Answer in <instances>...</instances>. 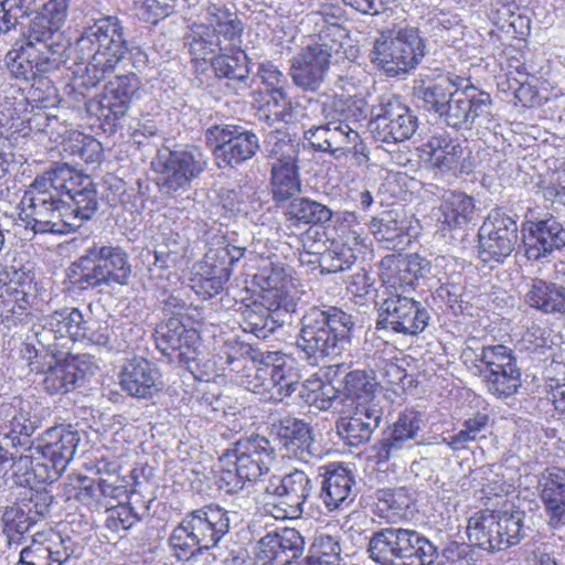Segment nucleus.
<instances>
[{
  "instance_id": "1",
  "label": "nucleus",
  "mask_w": 565,
  "mask_h": 565,
  "mask_svg": "<svg viewBox=\"0 0 565 565\" xmlns=\"http://www.w3.org/2000/svg\"><path fill=\"white\" fill-rule=\"evenodd\" d=\"M97 209L93 181L68 164L53 162L38 178V233L74 232Z\"/></svg>"
},
{
  "instance_id": "2",
  "label": "nucleus",
  "mask_w": 565,
  "mask_h": 565,
  "mask_svg": "<svg viewBox=\"0 0 565 565\" xmlns=\"http://www.w3.org/2000/svg\"><path fill=\"white\" fill-rule=\"evenodd\" d=\"M315 40L289 60L292 84L305 93H317L323 86L332 58L349 41L345 13L339 4H323L307 15Z\"/></svg>"
},
{
  "instance_id": "3",
  "label": "nucleus",
  "mask_w": 565,
  "mask_h": 565,
  "mask_svg": "<svg viewBox=\"0 0 565 565\" xmlns=\"http://www.w3.org/2000/svg\"><path fill=\"white\" fill-rule=\"evenodd\" d=\"M423 108L438 115L440 121L457 131L489 129L493 122L490 95L475 86L458 88L449 78L417 89Z\"/></svg>"
},
{
  "instance_id": "4",
  "label": "nucleus",
  "mask_w": 565,
  "mask_h": 565,
  "mask_svg": "<svg viewBox=\"0 0 565 565\" xmlns=\"http://www.w3.org/2000/svg\"><path fill=\"white\" fill-rule=\"evenodd\" d=\"M354 324L352 315L340 307H312L301 318L297 347L310 364L340 356L351 345Z\"/></svg>"
},
{
  "instance_id": "5",
  "label": "nucleus",
  "mask_w": 565,
  "mask_h": 565,
  "mask_svg": "<svg viewBox=\"0 0 565 565\" xmlns=\"http://www.w3.org/2000/svg\"><path fill=\"white\" fill-rule=\"evenodd\" d=\"M126 51L122 26L116 17L103 18L87 28L73 47L76 63L85 64L81 85L95 87L115 71Z\"/></svg>"
},
{
  "instance_id": "6",
  "label": "nucleus",
  "mask_w": 565,
  "mask_h": 565,
  "mask_svg": "<svg viewBox=\"0 0 565 565\" xmlns=\"http://www.w3.org/2000/svg\"><path fill=\"white\" fill-rule=\"evenodd\" d=\"M41 330L38 331V343L51 345V341H62L61 348H66L70 341H83L107 348L109 351L121 352L128 345L126 341L118 340L122 328L109 329L97 326L94 320H86L76 308H65L51 315L38 318Z\"/></svg>"
},
{
  "instance_id": "7",
  "label": "nucleus",
  "mask_w": 565,
  "mask_h": 565,
  "mask_svg": "<svg viewBox=\"0 0 565 565\" xmlns=\"http://www.w3.org/2000/svg\"><path fill=\"white\" fill-rule=\"evenodd\" d=\"M276 458L270 441L260 435L239 439L220 457L221 480L227 492H237L266 475Z\"/></svg>"
},
{
  "instance_id": "8",
  "label": "nucleus",
  "mask_w": 565,
  "mask_h": 565,
  "mask_svg": "<svg viewBox=\"0 0 565 565\" xmlns=\"http://www.w3.org/2000/svg\"><path fill=\"white\" fill-rule=\"evenodd\" d=\"M370 557L381 565H431L437 547L415 530L384 527L369 540Z\"/></svg>"
},
{
  "instance_id": "9",
  "label": "nucleus",
  "mask_w": 565,
  "mask_h": 565,
  "mask_svg": "<svg viewBox=\"0 0 565 565\" xmlns=\"http://www.w3.org/2000/svg\"><path fill=\"white\" fill-rule=\"evenodd\" d=\"M425 54V40L414 26L381 31L371 52L372 62L388 76H398L415 68Z\"/></svg>"
},
{
  "instance_id": "10",
  "label": "nucleus",
  "mask_w": 565,
  "mask_h": 565,
  "mask_svg": "<svg viewBox=\"0 0 565 565\" xmlns=\"http://www.w3.org/2000/svg\"><path fill=\"white\" fill-rule=\"evenodd\" d=\"M270 186L276 202H287L301 192L298 160L301 147L286 132L271 131L266 138Z\"/></svg>"
},
{
  "instance_id": "11",
  "label": "nucleus",
  "mask_w": 565,
  "mask_h": 565,
  "mask_svg": "<svg viewBox=\"0 0 565 565\" xmlns=\"http://www.w3.org/2000/svg\"><path fill=\"white\" fill-rule=\"evenodd\" d=\"M470 370L482 379L487 391L498 398L513 396L522 384L516 358L511 349L502 344L483 345Z\"/></svg>"
},
{
  "instance_id": "12",
  "label": "nucleus",
  "mask_w": 565,
  "mask_h": 565,
  "mask_svg": "<svg viewBox=\"0 0 565 565\" xmlns=\"http://www.w3.org/2000/svg\"><path fill=\"white\" fill-rule=\"evenodd\" d=\"M75 267L79 271L77 284L82 288H95L102 285L113 284L128 285L131 276V265L128 254L119 246H97L88 248Z\"/></svg>"
},
{
  "instance_id": "13",
  "label": "nucleus",
  "mask_w": 565,
  "mask_h": 565,
  "mask_svg": "<svg viewBox=\"0 0 565 565\" xmlns=\"http://www.w3.org/2000/svg\"><path fill=\"white\" fill-rule=\"evenodd\" d=\"M524 512H482L469 519V541L481 550L504 551L518 544L524 536Z\"/></svg>"
},
{
  "instance_id": "14",
  "label": "nucleus",
  "mask_w": 565,
  "mask_h": 565,
  "mask_svg": "<svg viewBox=\"0 0 565 565\" xmlns=\"http://www.w3.org/2000/svg\"><path fill=\"white\" fill-rule=\"evenodd\" d=\"M152 168L158 173L159 191L174 194L186 191L191 183L206 169V159L196 148L183 150H159L152 161Z\"/></svg>"
},
{
  "instance_id": "15",
  "label": "nucleus",
  "mask_w": 565,
  "mask_h": 565,
  "mask_svg": "<svg viewBox=\"0 0 565 565\" xmlns=\"http://www.w3.org/2000/svg\"><path fill=\"white\" fill-rule=\"evenodd\" d=\"M218 168H235L250 160L259 149V139L250 130L236 125H213L205 131Z\"/></svg>"
},
{
  "instance_id": "16",
  "label": "nucleus",
  "mask_w": 565,
  "mask_h": 565,
  "mask_svg": "<svg viewBox=\"0 0 565 565\" xmlns=\"http://www.w3.org/2000/svg\"><path fill=\"white\" fill-rule=\"evenodd\" d=\"M67 13L66 0H50L38 12V72H49L64 62L60 28Z\"/></svg>"
},
{
  "instance_id": "17",
  "label": "nucleus",
  "mask_w": 565,
  "mask_h": 565,
  "mask_svg": "<svg viewBox=\"0 0 565 565\" xmlns=\"http://www.w3.org/2000/svg\"><path fill=\"white\" fill-rule=\"evenodd\" d=\"M429 320V312L419 301L395 294L380 305L376 330L415 337L428 327Z\"/></svg>"
},
{
  "instance_id": "18",
  "label": "nucleus",
  "mask_w": 565,
  "mask_h": 565,
  "mask_svg": "<svg viewBox=\"0 0 565 565\" xmlns=\"http://www.w3.org/2000/svg\"><path fill=\"white\" fill-rule=\"evenodd\" d=\"M312 490L311 479L301 470L296 469L284 477H273L265 488V492L275 500L266 504L268 512L277 520L299 519Z\"/></svg>"
},
{
  "instance_id": "19",
  "label": "nucleus",
  "mask_w": 565,
  "mask_h": 565,
  "mask_svg": "<svg viewBox=\"0 0 565 565\" xmlns=\"http://www.w3.org/2000/svg\"><path fill=\"white\" fill-rule=\"evenodd\" d=\"M519 242L516 221L501 209L489 212L478 232V253L483 263H502Z\"/></svg>"
},
{
  "instance_id": "20",
  "label": "nucleus",
  "mask_w": 565,
  "mask_h": 565,
  "mask_svg": "<svg viewBox=\"0 0 565 565\" xmlns=\"http://www.w3.org/2000/svg\"><path fill=\"white\" fill-rule=\"evenodd\" d=\"M35 430V420L33 408L29 401H21L19 404V413L11 422V429L4 435V439L10 440L11 446L19 454L18 460L14 462V481L19 487L28 488L33 491L35 488V469L33 467V456L31 452Z\"/></svg>"
},
{
  "instance_id": "21",
  "label": "nucleus",
  "mask_w": 565,
  "mask_h": 565,
  "mask_svg": "<svg viewBox=\"0 0 565 565\" xmlns=\"http://www.w3.org/2000/svg\"><path fill=\"white\" fill-rule=\"evenodd\" d=\"M62 341H51V345L38 343V374L43 375L42 385L49 394H62L73 390L83 373L75 359L68 358L70 348H61Z\"/></svg>"
},
{
  "instance_id": "22",
  "label": "nucleus",
  "mask_w": 565,
  "mask_h": 565,
  "mask_svg": "<svg viewBox=\"0 0 565 565\" xmlns=\"http://www.w3.org/2000/svg\"><path fill=\"white\" fill-rule=\"evenodd\" d=\"M417 127V116L394 95L382 98L370 124L374 139L385 143L411 139Z\"/></svg>"
},
{
  "instance_id": "23",
  "label": "nucleus",
  "mask_w": 565,
  "mask_h": 565,
  "mask_svg": "<svg viewBox=\"0 0 565 565\" xmlns=\"http://www.w3.org/2000/svg\"><path fill=\"white\" fill-rule=\"evenodd\" d=\"M430 271L431 263L418 254H411L405 258L388 254L379 263V277L382 282L401 295L414 290L417 281L426 278Z\"/></svg>"
},
{
  "instance_id": "24",
  "label": "nucleus",
  "mask_w": 565,
  "mask_h": 565,
  "mask_svg": "<svg viewBox=\"0 0 565 565\" xmlns=\"http://www.w3.org/2000/svg\"><path fill=\"white\" fill-rule=\"evenodd\" d=\"M383 414V408L377 401L356 403L348 414L337 420V433L350 447L365 445L380 426Z\"/></svg>"
},
{
  "instance_id": "25",
  "label": "nucleus",
  "mask_w": 565,
  "mask_h": 565,
  "mask_svg": "<svg viewBox=\"0 0 565 565\" xmlns=\"http://www.w3.org/2000/svg\"><path fill=\"white\" fill-rule=\"evenodd\" d=\"M168 545L180 562H189L214 548L195 509L186 512L172 530Z\"/></svg>"
},
{
  "instance_id": "26",
  "label": "nucleus",
  "mask_w": 565,
  "mask_h": 565,
  "mask_svg": "<svg viewBox=\"0 0 565 565\" xmlns=\"http://www.w3.org/2000/svg\"><path fill=\"white\" fill-rule=\"evenodd\" d=\"M139 78L135 74L116 76L109 81L102 98L96 103L97 116L116 126L124 118L135 98L139 96Z\"/></svg>"
},
{
  "instance_id": "27",
  "label": "nucleus",
  "mask_w": 565,
  "mask_h": 565,
  "mask_svg": "<svg viewBox=\"0 0 565 565\" xmlns=\"http://www.w3.org/2000/svg\"><path fill=\"white\" fill-rule=\"evenodd\" d=\"M523 231L525 256L529 260L539 262L565 247V227L554 216L530 221Z\"/></svg>"
},
{
  "instance_id": "28",
  "label": "nucleus",
  "mask_w": 565,
  "mask_h": 565,
  "mask_svg": "<svg viewBox=\"0 0 565 565\" xmlns=\"http://www.w3.org/2000/svg\"><path fill=\"white\" fill-rule=\"evenodd\" d=\"M305 551V539L294 527L268 532L257 542V557L265 565H290Z\"/></svg>"
},
{
  "instance_id": "29",
  "label": "nucleus",
  "mask_w": 565,
  "mask_h": 565,
  "mask_svg": "<svg viewBox=\"0 0 565 565\" xmlns=\"http://www.w3.org/2000/svg\"><path fill=\"white\" fill-rule=\"evenodd\" d=\"M319 498L329 512L345 509L354 498V476L347 467L333 462L320 468Z\"/></svg>"
},
{
  "instance_id": "30",
  "label": "nucleus",
  "mask_w": 565,
  "mask_h": 565,
  "mask_svg": "<svg viewBox=\"0 0 565 565\" xmlns=\"http://www.w3.org/2000/svg\"><path fill=\"white\" fill-rule=\"evenodd\" d=\"M55 68V71H57ZM54 72V70L47 73ZM38 72V143H44L46 140L58 143L65 131L60 122L57 115L46 111L54 109L60 103V96L53 81L49 76H42Z\"/></svg>"
},
{
  "instance_id": "31",
  "label": "nucleus",
  "mask_w": 565,
  "mask_h": 565,
  "mask_svg": "<svg viewBox=\"0 0 565 565\" xmlns=\"http://www.w3.org/2000/svg\"><path fill=\"white\" fill-rule=\"evenodd\" d=\"M237 311L241 316V326L245 332L253 333L259 339H266L277 328L281 327L289 315H285L284 308H276L271 300L252 301L241 303Z\"/></svg>"
},
{
  "instance_id": "32",
  "label": "nucleus",
  "mask_w": 565,
  "mask_h": 565,
  "mask_svg": "<svg viewBox=\"0 0 565 565\" xmlns=\"http://www.w3.org/2000/svg\"><path fill=\"white\" fill-rule=\"evenodd\" d=\"M426 148L434 167L440 171L469 173L471 169L469 160L471 151L463 147L459 140L451 138L447 134H438L428 139Z\"/></svg>"
},
{
  "instance_id": "33",
  "label": "nucleus",
  "mask_w": 565,
  "mask_h": 565,
  "mask_svg": "<svg viewBox=\"0 0 565 565\" xmlns=\"http://www.w3.org/2000/svg\"><path fill=\"white\" fill-rule=\"evenodd\" d=\"M122 391L136 398H151L161 391L160 372L148 360L134 358L120 372Z\"/></svg>"
},
{
  "instance_id": "34",
  "label": "nucleus",
  "mask_w": 565,
  "mask_h": 565,
  "mask_svg": "<svg viewBox=\"0 0 565 565\" xmlns=\"http://www.w3.org/2000/svg\"><path fill=\"white\" fill-rule=\"evenodd\" d=\"M276 435L289 455L303 462L318 456L310 426L301 419L285 417L274 425Z\"/></svg>"
},
{
  "instance_id": "35",
  "label": "nucleus",
  "mask_w": 565,
  "mask_h": 565,
  "mask_svg": "<svg viewBox=\"0 0 565 565\" xmlns=\"http://www.w3.org/2000/svg\"><path fill=\"white\" fill-rule=\"evenodd\" d=\"M540 487L550 525L565 524V470L546 469L541 476Z\"/></svg>"
},
{
  "instance_id": "36",
  "label": "nucleus",
  "mask_w": 565,
  "mask_h": 565,
  "mask_svg": "<svg viewBox=\"0 0 565 565\" xmlns=\"http://www.w3.org/2000/svg\"><path fill=\"white\" fill-rule=\"evenodd\" d=\"M262 286V300H271L276 308H284L285 315L296 311L297 303L288 294L290 284L289 275L282 264L269 263L265 265L258 274Z\"/></svg>"
},
{
  "instance_id": "37",
  "label": "nucleus",
  "mask_w": 565,
  "mask_h": 565,
  "mask_svg": "<svg viewBox=\"0 0 565 565\" xmlns=\"http://www.w3.org/2000/svg\"><path fill=\"white\" fill-rule=\"evenodd\" d=\"M369 227L385 248L396 249L401 248L407 236L408 221L404 210L392 209L372 217Z\"/></svg>"
},
{
  "instance_id": "38",
  "label": "nucleus",
  "mask_w": 565,
  "mask_h": 565,
  "mask_svg": "<svg viewBox=\"0 0 565 565\" xmlns=\"http://www.w3.org/2000/svg\"><path fill=\"white\" fill-rule=\"evenodd\" d=\"M245 252V247L235 245L225 236H221L209 243L203 259L196 264L199 268H206L230 278L234 265L243 258Z\"/></svg>"
},
{
  "instance_id": "39",
  "label": "nucleus",
  "mask_w": 565,
  "mask_h": 565,
  "mask_svg": "<svg viewBox=\"0 0 565 565\" xmlns=\"http://www.w3.org/2000/svg\"><path fill=\"white\" fill-rule=\"evenodd\" d=\"M525 302L543 313L565 315V286L547 282L543 279H532L527 284L524 296Z\"/></svg>"
},
{
  "instance_id": "40",
  "label": "nucleus",
  "mask_w": 565,
  "mask_h": 565,
  "mask_svg": "<svg viewBox=\"0 0 565 565\" xmlns=\"http://www.w3.org/2000/svg\"><path fill=\"white\" fill-rule=\"evenodd\" d=\"M329 152L338 160L352 154L359 164L369 161L366 146L359 132L347 122L331 121Z\"/></svg>"
},
{
  "instance_id": "41",
  "label": "nucleus",
  "mask_w": 565,
  "mask_h": 565,
  "mask_svg": "<svg viewBox=\"0 0 565 565\" xmlns=\"http://www.w3.org/2000/svg\"><path fill=\"white\" fill-rule=\"evenodd\" d=\"M75 551L70 536L52 527L38 530V565H63Z\"/></svg>"
},
{
  "instance_id": "42",
  "label": "nucleus",
  "mask_w": 565,
  "mask_h": 565,
  "mask_svg": "<svg viewBox=\"0 0 565 565\" xmlns=\"http://www.w3.org/2000/svg\"><path fill=\"white\" fill-rule=\"evenodd\" d=\"M157 348L163 353L177 351L183 347H193L199 341V333L195 329L186 328L179 318L171 317L161 322L154 330Z\"/></svg>"
},
{
  "instance_id": "43",
  "label": "nucleus",
  "mask_w": 565,
  "mask_h": 565,
  "mask_svg": "<svg viewBox=\"0 0 565 565\" xmlns=\"http://www.w3.org/2000/svg\"><path fill=\"white\" fill-rule=\"evenodd\" d=\"M35 0H0V34L20 25L28 31V45L32 46Z\"/></svg>"
},
{
  "instance_id": "44",
  "label": "nucleus",
  "mask_w": 565,
  "mask_h": 565,
  "mask_svg": "<svg viewBox=\"0 0 565 565\" xmlns=\"http://www.w3.org/2000/svg\"><path fill=\"white\" fill-rule=\"evenodd\" d=\"M280 360H282V354L279 352L267 351L260 353L259 364L255 362L252 371L243 374L242 385L254 394L260 395L266 401V395H269L275 386L276 364Z\"/></svg>"
},
{
  "instance_id": "45",
  "label": "nucleus",
  "mask_w": 565,
  "mask_h": 565,
  "mask_svg": "<svg viewBox=\"0 0 565 565\" xmlns=\"http://www.w3.org/2000/svg\"><path fill=\"white\" fill-rule=\"evenodd\" d=\"M211 66L218 78L228 81L227 85L239 94L245 90L249 85L247 83L249 68L247 66V56L243 51L236 53L218 54L212 60Z\"/></svg>"
},
{
  "instance_id": "46",
  "label": "nucleus",
  "mask_w": 565,
  "mask_h": 565,
  "mask_svg": "<svg viewBox=\"0 0 565 565\" xmlns=\"http://www.w3.org/2000/svg\"><path fill=\"white\" fill-rule=\"evenodd\" d=\"M205 28L220 34L223 40L233 42L243 32V24L235 11L223 3H210L204 13Z\"/></svg>"
},
{
  "instance_id": "47",
  "label": "nucleus",
  "mask_w": 565,
  "mask_h": 565,
  "mask_svg": "<svg viewBox=\"0 0 565 565\" xmlns=\"http://www.w3.org/2000/svg\"><path fill=\"white\" fill-rule=\"evenodd\" d=\"M284 214L292 225L326 224L333 215L329 206L303 196L290 199Z\"/></svg>"
},
{
  "instance_id": "48",
  "label": "nucleus",
  "mask_w": 565,
  "mask_h": 565,
  "mask_svg": "<svg viewBox=\"0 0 565 565\" xmlns=\"http://www.w3.org/2000/svg\"><path fill=\"white\" fill-rule=\"evenodd\" d=\"M440 211L444 217L443 222L450 227L467 225L477 213L473 198L456 191H450L444 195Z\"/></svg>"
},
{
  "instance_id": "49",
  "label": "nucleus",
  "mask_w": 565,
  "mask_h": 565,
  "mask_svg": "<svg viewBox=\"0 0 565 565\" xmlns=\"http://www.w3.org/2000/svg\"><path fill=\"white\" fill-rule=\"evenodd\" d=\"M75 452L64 456L62 443L38 445V483L53 482L58 479Z\"/></svg>"
},
{
  "instance_id": "50",
  "label": "nucleus",
  "mask_w": 565,
  "mask_h": 565,
  "mask_svg": "<svg viewBox=\"0 0 565 565\" xmlns=\"http://www.w3.org/2000/svg\"><path fill=\"white\" fill-rule=\"evenodd\" d=\"M323 113L331 121L347 122L352 126L366 119L369 106L363 97L334 96L332 102L324 105Z\"/></svg>"
},
{
  "instance_id": "51",
  "label": "nucleus",
  "mask_w": 565,
  "mask_h": 565,
  "mask_svg": "<svg viewBox=\"0 0 565 565\" xmlns=\"http://www.w3.org/2000/svg\"><path fill=\"white\" fill-rule=\"evenodd\" d=\"M202 521L211 544L216 548L220 542L230 533L231 512L220 504L210 503L195 509Z\"/></svg>"
},
{
  "instance_id": "52",
  "label": "nucleus",
  "mask_w": 565,
  "mask_h": 565,
  "mask_svg": "<svg viewBox=\"0 0 565 565\" xmlns=\"http://www.w3.org/2000/svg\"><path fill=\"white\" fill-rule=\"evenodd\" d=\"M342 394L355 399L356 403H367L375 401V391L379 383L372 370H353L348 372L342 381Z\"/></svg>"
},
{
  "instance_id": "53",
  "label": "nucleus",
  "mask_w": 565,
  "mask_h": 565,
  "mask_svg": "<svg viewBox=\"0 0 565 565\" xmlns=\"http://www.w3.org/2000/svg\"><path fill=\"white\" fill-rule=\"evenodd\" d=\"M375 495L379 515L388 520L404 515L412 503V498L405 488L380 489Z\"/></svg>"
},
{
  "instance_id": "54",
  "label": "nucleus",
  "mask_w": 565,
  "mask_h": 565,
  "mask_svg": "<svg viewBox=\"0 0 565 565\" xmlns=\"http://www.w3.org/2000/svg\"><path fill=\"white\" fill-rule=\"evenodd\" d=\"M489 416L487 414L478 413L473 417L463 422V428L457 434L450 436L448 439L444 438L454 451L467 449L470 443L486 439V435H481L488 427Z\"/></svg>"
},
{
  "instance_id": "55",
  "label": "nucleus",
  "mask_w": 565,
  "mask_h": 565,
  "mask_svg": "<svg viewBox=\"0 0 565 565\" xmlns=\"http://www.w3.org/2000/svg\"><path fill=\"white\" fill-rule=\"evenodd\" d=\"M224 49L220 34L200 24L193 31V39L190 43V52L194 60L210 61L215 58Z\"/></svg>"
},
{
  "instance_id": "56",
  "label": "nucleus",
  "mask_w": 565,
  "mask_h": 565,
  "mask_svg": "<svg viewBox=\"0 0 565 565\" xmlns=\"http://www.w3.org/2000/svg\"><path fill=\"white\" fill-rule=\"evenodd\" d=\"M339 541L328 534L317 536L306 556L309 565H339L341 561Z\"/></svg>"
},
{
  "instance_id": "57",
  "label": "nucleus",
  "mask_w": 565,
  "mask_h": 565,
  "mask_svg": "<svg viewBox=\"0 0 565 565\" xmlns=\"http://www.w3.org/2000/svg\"><path fill=\"white\" fill-rule=\"evenodd\" d=\"M302 386L299 381V374L292 366L286 364V359L282 355V360L276 364L275 386L270 394L266 395V401L274 403L281 402L285 397L290 396Z\"/></svg>"
},
{
  "instance_id": "58",
  "label": "nucleus",
  "mask_w": 565,
  "mask_h": 565,
  "mask_svg": "<svg viewBox=\"0 0 565 565\" xmlns=\"http://www.w3.org/2000/svg\"><path fill=\"white\" fill-rule=\"evenodd\" d=\"M358 257L351 247L347 245L335 246L324 250L318 260L321 274H334L350 269Z\"/></svg>"
},
{
  "instance_id": "59",
  "label": "nucleus",
  "mask_w": 565,
  "mask_h": 565,
  "mask_svg": "<svg viewBox=\"0 0 565 565\" xmlns=\"http://www.w3.org/2000/svg\"><path fill=\"white\" fill-rule=\"evenodd\" d=\"M193 270L191 288L203 298H212L218 295L223 290L224 284L230 279L225 276L214 274L206 268H199L198 264L194 265Z\"/></svg>"
},
{
  "instance_id": "60",
  "label": "nucleus",
  "mask_w": 565,
  "mask_h": 565,
  "mask_svg": "<svg viewBox=\"0 0 565 565\" xmlns=\"http://www.w3.org/2000/svg\"><path fill=\"white\" fill-rule=\"evenodd\" d=\"M135 15L147 23L157 24L173 12V4L158 0H135L131 6Z\"/></svg>"
},
{
  "instance_id": "61",
  "label": "nucleus",
  "mask_w": 565,
  "mask_h": 565,
  "mask_svg": "<svg viewBox=\"0 0 565 565\" xmlns=\"http://www.w3.org/2000/svg\"><path fill=\"white\" fill-rule=\"evenodd\" d=\"M23 36L25 38L24 43L17 50V55L13 58L12 73L17 78H21L25 82L31 83V87L34 85L35 81V64L31 58V53L29 49L32 50L34 43L32 42V46L28 45V31H22Z\"/></svg>"
},
{
  "instance_id": "62",
  "label": "nucleus",
  "mask_w": 565,
  "mask_h": 565,
  "mask_svg": "<svg viewBox=\"0 0 565 565\" xmlns=\"http://www.w3.org/2000/svg\"><path fill=\"white\" fill-rule=\"evenodd\" d=\"M106 526L115 532L126 531L141 520V515L130 504H119L107 509Z\"/></svg>"
},
{
  "instance_id": "63",
  "label": "nucleus",
  "mask_w": 565,
  "mask_h": 565,
  "mask_svg": "<svg viewBox=\"0 0 565 565\" xmlns=\"http://www.w3.org/2000/svg\"><path fill=\"white\" fill-rule=\"evenodd\" d=\"M31 282L22 284L21 288H13L12 290L6 289V302H0L8 311L14 315H22L28 309L32 308L35 301V294L32 291Z\"/></svg>"
},
{
  "instance_id": "64",
  "label": "nucleus",
  "mask_w": 565,
  "mask_h": 565,
  "mask_svg": "<svg viewBox=\"0 0 565 565\" xmlns=\"http://www.w3.org/2000/svg\"><path fill=\"white\" fill-rule=\"evenodd\" d=\"M51 443H62L64 456H68L71 452L76 451L79 436L77 431L66 430L62 426L50 427L38 438V445H50Z\"/></svg>"
}]
</instances>
